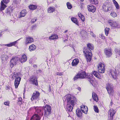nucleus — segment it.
Wrapping results in <instances>:
<instances>
[{
  "mask_svg": "<svg viewBox=\"0 0 120 120\" xmlns=\"http://www.w3.org/2000/svg\"><path fill=\"white\" fill-rule=\"evenodd\" d=\"M110 74L112 76V78L115 79L116 78V70L111 69L110 70Z\"/></svg>",
  "mask_w": 120,
  "mask_h": 120,
  "instance_id": "15",
  "label": "nucleus"
},
{
  "mask_svg": "<svg viewBox=\"0 0 120 120\" xmlns=\"http://www.w3.org/2000/svg\"><path fill=\"white\" fill-rule=\"evenodd\" d=\"M88 80L93 85L92 83L94 81L93 80V78L92 79H89V80Z\"/></svg>",
  "mask_w": 120,
  "mask_h": 120,
  "instance_id": "51",
  "label": "nucleus"
},
{
  "mask_svg": "<svg viewBox=\"0 0 120 120\" xmlns=\"http://www.w3.org/2000/svg\"><path fill=\"white\" fill-rule=\"evenodd\" d=\"M115 70L116 71H118L119 72H120V65H118L116 66Z\"/></svg>",
  "mask_w": 120,
  "mask_h": 120,
  "instance_id": "40",
  "label": "nucleus"
},
{
  "mask_svg": "<svg viewBox=\"0 0 120 120\" xmlns=\"http://www.w3.org/2000/svg\"><path fill=\"white\" fill-rule=\"evenodd\" d=\"M36 48V47L35 45L32 44L30 46L29 49L30 51H32L35 50Z\"/></svg>",
  "mask_w": 120,
  "mask_h": 120,
  "instance_id": "28",
  "label": "nucleus"
},
{
  "mask_svg": "<svg viewBox=\"0 0 120 120\" xmlns=\"http://www.w3.org/2000/svg\"><path fill=\"white\" fill-rule=\"evenodd\" d=\"M81 1H84V0H80Z\"/></svg>",
  "mask_w": 120,
  "mask_h": 120,
  "instance_id": "62",
  "label": "nucleus"
},
{
  "mask_svg": "<svg viewBox=\"0 0 120 120\" xmlns=\"http://www.w3.org/2000/svg\"><path fill=\"white\" fill-rule=\"evenodd\" d=\"M30 81L31 83L34 84L36 86L38 85V83L37 81L34 76H33L30 78Z\"/></svg>",
  "mask_w": 120,
  "mask_h": 120,
  "instance_id": "12",
  "label": "nucleus"
},
{
  "mask_svg": "<svg viewBox=\"0 0 120 120\" xmlns=\"http://www.w3.org/2000/svg\"><path fill=\"white\" fill-rule=\"evenodd\" d=\"M112 1L116 8L117 9H118L119 8V7L117 2L115 0H113Z\"/></svg>",
  "mask_w": 120,
  "mask_h": 120,
  "instance_id": "36",
  "label": "nucleus"
},
{
  "mask_svg": "<svg viewBox=\"0 0 120 120\" xmlns=\"http://www.w3.org/2000/svg\"><path fill=\"white\" fill-rule=\"evenodd\" d=\"M67 5L68 8L69 9H71L72 8L71 4L69 2H68L67 3Z\"/></svg>",
  "mask_w": 120,
  "mask_h": 120,
  "instance_id": "43",
  "label": "nucleus"
},
{
  "mask_svg": "<svg viewBox=\"0 0 120 120\" xmlns=\"http://www.w3.org/2000/svg\"><path fill=\"white\" fill-rule=\"evenodd\" d=\"M26 14V11L25 10H22L20 12V15L19 18L21 17H24L25 16Z\"/></svg>",
  "mask_w": 120,
  "mask_h": 120,
  "instance_id": "29",
  "label": "nucleus"
},
{
  "mask_svg": "<svg viewBox=\"0 0 120 120\" xmlns=\"http://www.w3.org/2000/svg\"><path fill=\"white\" fill-rule=\"evenodd\" d=\"M93 77L92 74L87 73L86 74V77L89 79H92Z\"/></svg>",
  "mask_w": 120,
  "mask_h": 120,
  "instance_id": "35",
  "label": "nucleus"
},
{
  "mask_svg": "<svg viewBox=\"0 0 120 120\" xmlns=\"http://www.w3.org/2000/svg\"><path fill=\"white\" fill-rule=\"evenodd\" d=\"M33 38L30 37L26 38L25 40V43L26 44H28L33 42Z\"/></svg>",
  "mask_w": 120,
  "mask_h": 120,
  "instance_id": "16",
  "label": "nucleus"
},
{
  "mask_svg": "<svg viewBox=\"0 0 120 120\" xmlns=\"http://www.w3.org/2000/svg\"><path fill=\"white\" fill-rule=\"evenodd\" d=\"M39 72L41 73L42 72V71L40 70H39Z\"/></svg>",
  "mask_w": 120,
  "mask_h": 120,
  "instance_id": "59",
  "label": "nucleus"
},
{
  "mask_svg": "<svg viewBox=\"0 0 120 120\" xmlns=\"http://www.w3.org/2000/svg\"><path fill=\"white\" fill-rule=\"evenodd\" d=\"M105 54L107 57L111 56L112 54V52L111 48H105L104 50Z\"/></svg>",
  "mask_w": 120,
  "mask_h": 120,
  "instance_id": "8",
  "label": "nucleus"
},
{
  "mask_svg": "<svg viewBox=\"0 0 120 120\" xmlns=\"http://www.w3.org/2000/svg\"><path fill=\"white\" fill-rule=\"evenodd\" d=\"M48 13H52L55 11V8L54 7H50L47 9Z\"/></svg>",
  "mask_w": 120,
  "mask_h": 120,
  "instance_id": "22",
  "label": "nucleus"
},
{
  "mask_svg": "<svg viewBox=\"0 0 120 120\" xmlns=\"http://www.w3.org/2000/svg\"><path fill=\"white\" fill-rule=\"evenodd\" d=\"M40 117L38 114H35L32 116L30 120H40Z\"/></svg>",
  "mask_w": 120,
  "mask_h": 120,
  "instance_id": "17",
  "label": "nucleus"
},
{
  "mask_svg": "<svg viewBox=\"0 0 120 120\" xmlns=\"http://www.w3.org/2000/svg\"><path fill=\"white\" fill-rule=\"evenodd\" d=\"M112 101L111 100L110 104V106H111L112 104Z\"/></svg>",
  "mask_w": 120,
  "mask_h": 120,
  "instance_id": "52",
  "label": "nucleus"
},
{
  "mask_svg": "<svg viewBox=\"0 0 120 120\" xmlns=\"http://www.w3.org/2000/svg\"><path fill=\"white\" fill-rule=\"evenodd\" d=\"M21 38H20L16 41L11 42L10 43L5 44V45L8 47H10L13 46H14L17 43V41L19 40Z\"/></svg>",
  "mask_w": 120,
  "mask_h": 120,
  "instance_id": "19",
  "label": "nucleus"
},
{
  "mask_svg": "<svg viewBox=\"0 0 120 120\" xmlns=\"http://www.w3.org/2000/svg\"><path fill=\"white\" fill-rule=\"evenodd\" d=\"M19 60L21 63L25 62L27 60L26 55L24 54L22 56L19 58Z\"/></svg>",
  "mask_w": 120,
  "mask_h": 120,
  "instance_id": "18",
  "label": "nucleus"
},
{
  "mask_svg": "<svg viewBox=\"0 0 120 120\" xmlns=\"http://www.w3.org/2000/svg\"><path fill=\"white\" fill-rule=\"evenodd\" d=\"M88 11L92 12H94L96 10L95 8L92 5H89L88 6Z\"/></svg>",
  "mask_w": 120,
  "mask_h": 120,
  "instance_id": "13",
  "label": "nucleus"
},
{
  "mask_svg": "<svg viewBox=\"0 0 120 120\" xmlns=\"http://www.w3.org/2000/svg\"><path fill=\"white\" fill-rule=\"evenodd\" d=\"M94 109L95 112L97 113H98L99 112V110L97 106H94Z\"/></svg>",
  "mask_w": 120,
  "mask_h": 120,
  "instance_id": "42",
  "label": "nucleus"
},
{
  "mask_svg": "<svg viewBox=\"0 0 120 120\" xmlns=\"http://www.w3.org/2000/svg\"><path fill=\"white\" fill-rule=\"evenodd\" d=\"M77 89L79 90V91H80V90H81V88H80V87H79L78 88H77Z\"/></svg>",
  "mask_w": 120,
  "mask_h": 120,
  "instance_id": "56",
  "label": "nucleus"
},
{
  "mask_svg": "<svg viewBox=\"0 0 120 120\" xmlns=\"http://www.w3.org/2000/svg\"><path fill=\"white\" fill-rule=\"evenodd\" d=\"M86 76V74L85 72H83L78 74L74 78V80H77L78 78H83Z\"/></svg>",
  "mask_w": 120,
  "mask_h": 120,
  "instance_id": "7",
  "label": "nucleus"
},
{
  "mask_svg": "<svg viewBox=\"0 0 120 120\" xmlns=\"http://www.w3.org/2000/svg\"><path fill=\"white\" fill-rule=\"evenodd\" d=\"M91 35H92V36L93 37H95V35L94 34H93L92 32L91 33Z\"/></svg>",
  "mask_w": 120,
  "mask_h": 120,
  "instance_id": "55",
  "label": "nucleus"
},
{
  "mask_svg": "<svg viewBox=\"0 0 120 120\" xmlns=\"http://www.w3.org/2000/svg\"><path fill=\"white\" fill-rule=\"evenodd\" d=\"M109 28H106L105 30V34L106 35H107L109 34Z\"/></svg>",
  "mask_w": 120,
  "mask_h": 120,
  "instance_id": "41",
  "label": "nucleus"
},
{
  "mask_svg": "<svg viewBox=\"0 0 120 120\" xmlns=\"http://www.w3.org/2000/svg\"><path fill=\"white\" fill-rule=\"evenodd\" d=\"M115 52L116 53V54H118L120 56V49H116L115 50Z\"/></svg>",
  "mask_w": 120,
  "mask_h": 120,
  "instance_id": "45",
  "label": "nucleus"
},
{
  "mask_svg": "<svg viewBox=\"0 0 120 120\" xmlns=\"http://www.w3.org/2000/svg\"><path fill=\"white\" fill-rule=\"evenodd\" d=\"M102 36V38L103 39H105V37L103 36Z\"/></svg>",
  "mask_w": 120,
  "mask_h": 120,
  "instance_id": "57",
  "label": "nucleus"
},
{
  "mask_svg": "<svg viewBox=\"0 0 120 120\" xmlns=\"http://www.w3.org/2000/svg\"><path fill=\"white\" fill-rule=\"evenodd\" d=\"M2 34H1V33H0V37H1L2 35Z\"/></svg>",
  "mask_w": 120,
  "mask_h": 120,
  "instance_id": "61",
  "label": "nucleus"
},
{
  "mask_svg": "<svg viewBox=\"0 0 120 120\" xmlns=\"http://www.w3.org/2000/svg\"><path fill=\"white\" fill-rule=\"evenodd\" d=\"M109 113L111 119H113V116L115 113V111L113 109H111L109 111Z\"/></svg>",
  "mask_w": 120,
  "mask_h": 120,
  "instance_id": "21",
  "label": "nucleus"
},
{
  "mask_svg": "<svg viewBox=\"0 0 120 120\" xmlns=\"http://www.w3.org/2000/svg\"><path fill=\"white\" fill-rule=\"evenodd\" d=\"M109 23L111 26L112 27H116L118 26V24L116 22H113L112 21L109 22Z\"/></svg>",
  "mask_w": 120,
  "mask_h": 120,
  "instance_id": "23",
  "label": "nucleus"
},
{
  "mask_svg": "<svg viewBox=\"0 0 120 120\" xmlns=\"http://www.w3.org/2000/svg\"><path fill=\"white\" fill-rule=\"evenodd\" d=\"M81 110L78 109L76 110V114L77 116L79 117H80L82 116V113L81 112Z\"/></svg>",
  "mask_w": 120,
  "mask_h": 120,
  "instance_id": "27",
  "label": "nucleus"
},
{
  "mask_svg": "<svg viewBox=\"0 0 120 120\" xmlns=\"http://www.w3.org/2000/svg\"><path fill=\"white\" fill-rule=\"evenodd\" d=\"M9 2V0H3L1 1L2 3H5L7 4Z\"/></svg>",
  "mask_w": 120,
  "mask_h": 120,
  "instance_id": "48",
  "label": "nucleus"
},
{
  "mask_svg": "<svg viewBox=\"0 0 120 120\" xmlns=\"http://www.w3.org/2000/svg\"><path fill=\"white\" fill-rule=\"evenodd\" d=\"M64 99H65L67 102V110L69 112L72 111L73 107L71 105L73 106L76 103L77 101L76 98L75 97L72 98L70 95L68 94L65 96Z\"/></svg>",
  "mask_w": 120,
  "mask_h": 120,
  "instance_id": "1",
  "label": "nucleus"
},
{
  "mask_svg": "<svg viewBox=\"0 0 120 120\" xmlns=\"http://www.w3.org/2000/svg\"><path fill=\"white\" fill-rule=\"evenodd\" d=\"M51 106L49 105H45L43 108L44 114L45 117H47L51 113Z\"/></svg>",
  "mask_w": 120,
  "mask_h": 120,
  "instance_id": "5",
  "label": "nucleus"
},
{
  "mask_svg": "<svg viewBox=\"0 0 120 120\" xmlns=\"http://www.w3.org/2000/svg\"><path fill=\"white\" fill-rule=\"evenodd\" d=\"M110 15L111 16L113 17H115L117 16L116 13L114 12H112L110 14Z\"/></svg>",
  "mask_w": 120,
  "mask_h": 120,
  "instance_id": "44",
  "label": "nucleus"
},
{
  "mask_svg": "<svg viewBox=\"0 0 120 120\" xmlns=\"http://www.w3.org/2000/svg\"><path fill=\"white\" fill-rule=\"evenodd\" d=\"M71 20L75 24H77V25H78V24L76 18L74 17H72L71 18Z\"/></svg>",
  "mask_w": 120,
  "mask_h": 120,
  "instance_id": "39",
  "label": "nucleus"
},
{
  "mask_svg": "<svg viewBox=\"0 0 120 120\" xmlns=\"http://www.w3.org/2000/svg\"><path fill=\"white\" fill-rule=\"evenodd\" d=\"M67 30H65V31H64V33H66V32H67Z\"/></svg>",
  "mask_w": 120,
  "mask_h": 120,
  "instance_id": "60",
  "label": "nucleus"
},
{
  "mask_svg": "<svg viewBox=\"0 0 120 120\" xmlns=\"http://www.w3.org/2000/svg\"><path fill=\"white\" fill-rule=\"evenodd\" d=\"M19 59V58L16 56L13 57L12 58L11 60L10 63V65L11 68H12L16 64V63L18 61Z\"/></svg>",
  "mask_w": 120,
  "mask_h": 120,
  "instance_id": "6",
  "label": "nucleus"
},
{
  "mask_svg": "<svg viewBox=\"0 0 120 120\" xmlns=\"http://www.w3.org/2000/svg\"><path fill=\"white\" fill-rule=\"evenodd\" d=\"M37 6L35 5H31L29 6V8L31 10H34L37 8Z\"/></svg>",
  "mask_w": 120,
  "mask_h": 120,
  "instance_id": "32",
  "label": "nucleus"
},
{
  "mask_svg": "<svg viewBox=\"0 0 120 120\" xmlns=\"http://www.w3.org/2000/svg\"><path fill=\"white\" fill-rule=\"evenodd\" d=\"M12 11V10L10 8H7L5 10V13L7 15H10L11 12Z\"/></svg>",
  "mask_w": 120,
  "mask_h": 120,
  "instance_id": "33",
  "label": "nucleus"
},
{
  "mask_svg": "<svg viewBox=\"0 0 120 120\" xmlns=\"http://www.w3.org/2000/svg\"><path fill=\"white\" fill-rule=\"evenodd\" d=\"M20 74L19 73H15L12 76L13 79H15L14 82V85L16 88L18 87L20 84L21 78L20 77Z\"/></svg>",
  "mask_w": 120,
  "mask_h": 120,
  "instance_id": "3",
  "label": "nucleus"
},
{
  "mask_svg": "<svg viewBox=\"0 0 120 120\" xmlns=\"http://www.w3.org/2000/svg\"><path fill=\"white\" fill-rule=\"evenodd\" d=\"M88 48L85 49H84L83 52L85 54V56L87 62H90L92 59V54L90 50H93L94 46L91 44H88L87 45Z\"/></svg>",
  "mask_w": 120,
  "mask_h": 120,
  "instance_id": "2",
  "label": "nucleus"
},
{
  "mask_svg": "<svg viewBox=\"0 0 120 120\" xmlns=\"http://www.w3.org/2000/svg\"><path fill=\"white\" fill-rule=\"evenodd\" d=\"M102 7L103 10L105 11H110L112 9V4L108 0L105 1Z\"/></svg>",
  "mask_w": 120,
  "mask_h": 120,
  "instance_id": "4",
  "label": "nucleus"
},
{
  "mask_svg": "<svg viewBox=\"0 0 120 120\" xmlns=\"http://www.w3.org/2000/svg\"><path fill=\"white\" fill-rule=\"evenodd\" d=\"M78 15L79 18L81 19L83 21V22L85 21V19L83 15L80 13H79L78 14Z\"/></svg>",
  "mask_w": 120,
  "mask_h": 120,
  "instance_id": "37",
  "label": "nucleus"
},
{
  "mask_svg": "<svg viewBox=\"0 0 120 120\" xmlns=\"http://www.w3.org/2000/svg\"><path fill=\"white\" fill-rule=\"evenodd\" d=\"M56 74L57 75H63V72H60L59 73L58 72H57Z\"/></svg>",
  "mask_w": 120,
  "mask_h": 120,
  "instance_id": "50",
  "label": "nucleus"
},
{
  "mask_svg": "<svg viewBox=\"0 0 120 120\" xmlns=\"http://www.w3.org/2000/svg\"><path fill=\"white\" fill-rule=\"evenodd\" d=\"M92 74L98 78L100 79H101V77L99 74L97 72L95 71H92Z\"/></svg>",
  "mask_w": 120,
  "mask_h": 120,
  "instance_id": "20",
  "label": "nucleus"
},
{
  "mask_svg": "<svg viewBox=\"0 0 120 120\" xmlns=\"http://www.w3.org/2000/svg\"><path fill=\"white\" fill-rule=\"evenodd\" d=\"M1 58L2 62H3L7 60V59H8V57L6 55H3L1 56Z\"/></svg>",
  "mask_w": 120,
  "mask_h": 120,
  "instance_id": "26",
  "label": "nucleus"
},
{
  "mask_svg": "<svg viewBox=\"0 0 120 120\" xmlns=\"http://www.w3.org/2000/svg\"><path fill=\"white\" fill-rule=\"evenodd\" d=\"M20 1V0H13V4L15 3L16 5L17 4L19 3Z\"/></svg>",
  "mask_w": 120,
  "mask_h": 120,
  "instance_id": "46",
  "label": "nucleus"
},
{
  "mask_svg": "<svg viewBox=\"0 0 120 120\" xmlns=\"http://www.w3.org/2000/svg\"><path fill=\"white\" fill-rule=\"evenodd\" d=\"M10 103V101H6L4 103V104L5 105L9 106V105Z\"/></svg>",
  "mask_w": 120,
  "mask_h": 120,
  "instance_id": "49",
  "label": "nucleus"
},
{
  "mask_svg": "<svg viewBox=\"0 0 120 120\" xmlns=\"http://www.w3.org/2000/svg\"><path fill=\"white\" fill-rule=\"evenodd\" d=\"M18 102H19V104H21L22 103V101L21 100H19V101H18Z\"/></svg>",
  "mask_w": 120,
  "mask_h": 120,
  "instance_id": "53",
  "label": "nucleus"
},
{
  "mask_svg": "<svg viewBox=\"0 0 120 120\" xmlns=\"http://www.w3.org/2000/svg\"><path fill=\"white\" fill-rule=\"evenodd\" d=\"M79 62V60L78 59H75L72 61V65L73 66H76Z\"/></svg>",
  "mask_w": 120,
  "mask_h": 120,
  "instance_id": "24",
  "label": "nucleus"
},
{
  "mask_svg": "<svg viewBox=\"0 0 120 120\" xmlns=\"http://www.w3.org/2000/svg\"><path fill=\"white\" fill-rule=\"evenodd\" d=\"M21 100H22V98H21Z\"/></svg>",
  "mask_w": 120,
  "mask_h": 120,
  "instance_id": "63",
  "label": "nucleus"
},
{
  "mask_svg": "<svg viewBox=\"0 0 120 120\" xmlns=\"http://www.w3.org/2000/svg\"><path fill=\"white\" fill-rule=\"evenodd\" d=\"M37 19L36 18H35L32 19L31 21V23H34Z\"/></svg>",
  "mask_w": 120,
  "mask_h": 120,
  "instance_id": "47",
  "label": "nucleus"
},
{
  "mask_svg": "<svg viewBox=\"0 0 120 120\" xmlns=\"http://www.w3.org/2000/svg\"><path fill=\"white\" fill-rule=\"evenodd\" d=\"M34 108L35 109V112L40 114L41 113V110L40 107L38 106H34Z\"/></svg>",
  "mask_w": 120,
  "mask_h": 120,
  "instance_id": "25",
  "label": "nucleus"
},
{
  "mask_svg": "<svg viewBox=\"0 0 120 120\" xmlns=\"http://www.w3.org/2000/svg\"><path fill=\"white\" fill-rule=\"evenodd\" d=\"M92 97L94 100L96 102L98 101V98L97 96L95 93H93L92 94Z\"/></svg>",
  "mask_w": 120,
  "mask_h": 120,
  "instance_id": "31",
  "label": "nucleus"
},
{
  "mask_svg": "<svg viewBox=\"0 0 120 120\" xmlns=\"http://www.w3.org/2000/svg\"><path fill=\"white\" fill-rule=\"evenodd\" d=\"M98 71L99 72L102 73H104L105 69L103 64L101 63H100L98 66Z\"/></svg>",
  "mask_w": 120,
  "mask_h": 120,
  "instance_id": "9",
  "label": "nucleus"
},
{
  "mask_svg": "<svg viewBox=\"0 0 120 120\" xmlns=\"http://www.w3.org/2000/svg\"><path fill=\"white\" fill-rule=\"evenodd\" d=\"M40 95V93L38 91H35L33 93V95L31 98L32 101L34 100H37L39 99Z\"/></svg>",
  "mask_w": 120,
  "mask_h": 120,
  "instance_id": "10",
  "label": "nucleus"
},
{
  "mask_svg": "<svg viewBox=\"0 0 120 120\" xmlns=\"http://www.w3.org/2000/svg\"><path fill=\"white\" fill-rule=\"evenodd\" d=\"M106 88L108 93L110 95L113 94V91L112 87L110 84H108L106 85Z\"/></svg>",
  "mask_w": 120,
  "mask_h": 120,
  "instance_id": "11",
  "label": "nucleus"
},
{
  "mask_svg": "<svg viewBox=\"0 0 120 120\" xmlns=\"http://www.w3.org/2000/svg\"><path fill=\"white\" fill-rule=\"evenodd\" d=\"M58 38L57 35L55 34H53L51 36L49 37V39L50 40H53L57 39Z\"/></svg>",
  "mask_w": 120,
  "mask_h": 120,
  "instance_id": "30",
  "label": "nucleus"
},
{
  "mask_svg": "<svg viewBox=\"0 0 120 120\" xmlns=\"http://www.w3.org/2000/svg\"><path fill=\"white\" fill-rule=\"evenodd\" d=\"M81 110L85 114L87 113L88 109L87 106L82 105L81 106Z\"/></svg>",
  "mask_w": 120,
  "mask_h": 120,
  "instance_id": "14",
  "label": "nucleus"
},
{
  "mask_svg": "<svg viewBox=\"0 0 120 120\" xmlns=\"http://www.w3.org/2000/svg\"><path fill=\"white\" fill-rule=\"evenodd\" d=\"M34 67H37V66L36 65H35V64H34Z\"/></svg>",
  "mask_w": 120,
  "mask_h": 120,
  "instance_id": "58",
  "label": "nucleus"
},
{
  "mask_svg": "<svg viewBox=\"0 0 120 120\" xmlns=\"http://www.w3.org/2000/svg\"><path fill=\"white\" fill-rule=\"evenodd\" d=\"M11 87L9 86H7V89H10Z\"/></svg>",
  "mask_w": 120,
  "mask_h": 120,
  "instance_id": "54",
  "label": "nucleus"
},
{
  "mask_svg": "<svg viewBox=\"0 0 120 120\" xmlns=\"http://www.w3.org/2000/svg\"><path fill=\"white\" fill-rule=\"evenodd\" d=\"M6 7V6L4 3H2V2H1V6L0 7V10L1 11H2L4 10Z\"/></svg>",
  "mask_w": 120,
  "mask_h": 120,
  "instance_id": "34",
  "label": "nucleus"
},
{
  "mask_svg": "<svg viewBox=\"0 0 120 120\" xmlns=\"http://www.w3.org/2000/svg\"><path fill=\"white\" fill-rule=\"evenodd\" d=\"M89 1L92 4H97L98 3V0H89Z\"/></svg>",
  "mask_w": 120,
  "mask_h": 120,
  "instance_id": "38",
  "label": "nucleus"
}]
</instances>
